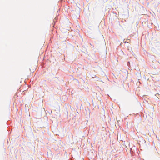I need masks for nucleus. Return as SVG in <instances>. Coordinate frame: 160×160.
Instances as JSON below:
<instances>
[{"instance_id":"f03ea898","label":"nucleus","mask_w":160,"mask_h":160,"mask_svg":"<svg viewBox=\"0 0 160 160\" xmlns=\"http://www.w3.org/2000/svg\"><path fill=\"white\" fill-rule=\"evenodd\" d=\"M128 50H130V49H129V48H128Z\"/></svg>"},{"instance_id":"7ed1b4c3","label":"nucleus","mask_w":160,"mask_h":160,"mask_svg":"<svg viewBox=\"0 0 160 160\" xmlns=\"http://www.w3.org/2000/svg\"><path fill=\"white\" fill-rule=\"evenodd\" d=\"M125 43H126V42H124Z\"/></svg>"},{"instance_id":"f257e3e1","label":"nucleus","mask_w":160,"mask_h":160,"mask_svg":"<svg viewBox=\"0 0 160 160\" xmlns=\"http://www.w3.org/2000/svg\"><path fill=\"white\" fill-rule=\"evenodd\" d=\"M48 112L50 114H52V110H50V111H49Z\"/></svg>"}]
</instances>
